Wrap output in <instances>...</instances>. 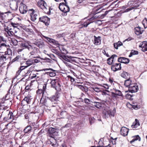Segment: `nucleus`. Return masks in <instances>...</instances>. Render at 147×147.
I'll return each mask as SVG.
<instances>
[{
	"label": "nucleus",
	"mask_w": 147,
	"mask_h": 147,
	"mask_svg": "<svg viewBox=\"0 0 147 147\" xmlns=\"http://www.w3.org/2000/svg\"><path fill=\"white\" fill-rule=\"evenodd\" d=\"M38 5L41 9H42L45 12L48 14H50V7L47 6L46 3L44 0H40L38 2Z\"/></svg>",
	"instance_id": "f257e3e1"
},
{
	"label": "nucleus",
	"mask_w": 147,
	"mask_h": 147,
	"mask_svg": "<svg viewBox=\"0 0 147 147\" xmlns=\"http://www.w3.org/2000/svg\"><path fill=\"white\" fill-rule=\"evenodd\" d=\"M51 86L58 92L61 90V82L57 80H53L51 82Z\"/></svg>",
	"instance_id": "f03ea898"
},
{
	"label": "nucleus",
	"mask_w": 147,
	"mask_h": 147,
	"mask_svg": "<svg viewBox=\"0 0 147 147\" xmlns=\"http://www.w3.org/2000/svg\"><path fill=\"white\" fill-rule=\"evenodd\" d=\"M7 114V116L4 117L3 118L4 121H7V120L11 119V121H12L13 119V113L8 110H7L5 111H3L1 115V117L4 114Z\"/></svg>",
	"instance_id": "7ed1b4c3"
},
{
	"label": "nucleus",
	"mask_w": 147,
	"mask_h": 147,
	"mask_svg": "<svg viewBox=\"0 0 147 147\" xmlns=\"http://www.w3.org/2000/svg\"><path fill=\"white\" fill-rule=\"evenodd\" d=\"M59 58L63 61L64 63V61L72 63L74 61L72 59V57L71 56L69 57L67 55H63L60 54L59 56Z\"/></svg>",
	"instance_id": "20e7f679"
},
{
	"label": "nucleus",
	"mask_w": 147,
	"mask_h": 147,
	"mask_svg": "<svg viewBox=\"0 0 147 147\" xmlns=\"http://www.w3.org/2000/svg\"><path fill=\"white\" fill-rule=\"evenodd\" d=\"M138 86L136 83H132L130 85V87H129V90L130 92L132 93L137 92L138 90Z\"/></svg>",
	"instance_id": "39448f33"
},
{
	"label": "nucleus",
	"mask_w": 147,
	"mask_h": 147,
	"mask_svg": "<svg viewBox=\"0 0 147 147\" xmlns=\"http://www.w3.org/2000/svg\"><path fill=\"white\" fill-rule=\"evenodd\" d=\"M111 70L114 72L120 70L121 69V64L120 63H114L111 65Z\"/></svg>",
	"instance_id": "423d86ee"
},
{
	"label": "nucleus",
	"mask_w": 147,
	"mask_h": 147,
	"mask_svg": "<svg viewBox=\"0 0 147 147\" xmlns=\"http://www.w3.org/2000/svg\"><path fill=\"white\" fill-rule=\"evenodd\" d=\"M39 21L43 23L46 25H48L50 22V19L46 16H44L39 18Z\"/></svg>",
	"instance_id": "0eeeda50"
},
{
	"label": "nucleus",
	"mask_w": 147,
	"mask_h": 147,
	"mask_svg": "<svg viewBox=\"0 0 147 147\" xmlns=\"http://www.w3.org/2000/svg\"><path fill=\"white\" fill-rule=\"evenodd\" d=\"M29 12L31 16V20L33 22L35 21L37 19V12L34 11L33 9L29 10Z\"/></svg>",
	"instance_id": "6e6552de"
},
{
	"label": "nucleus",
	"mask_w": 147,
	"mask_h": 147,
	"mask_svg": "<svg viewBox=\"0 0 147 147\" xmlns=\"http://www.w3.org/2000/svg\"><path fill=\"white\" fill-rule=\"evenodd\" d=\"M13 28H11V26L9 25L6 28H4V31L6 33L5 34H7L9 36H11L14 34L13 31H12Z\"/></svg>",
	"instance_id": "1a4fd4ad"
},
{
	"label": "nucleus",
	"mask_w": 147,
	"mask_h": 147,
	"mask_svg": "<svg viewBox=\"0 0 147 147\" xmlns=\"http://www.w3.org/2000/svg\"><path fill=\"white\" fill-rule=\"evenodd\" d=\"M19 10L20 13L22 14L26 13L28 10L27 7L22 3L20 4Z\"/></svg>",
	"instance_id": "9d476101"
},
{
	"label": "nucleus",
	"mask_w": 147,
	"mask_h": 147,
	"mask_svg": "<svg viewBox=\"0 0 147 147\" xmlns=\"http://www.w3.org/2000/svg\"><path fill=\"white\" fill-rule=\"evenodd\" d=\"M40 104L43 105H45L47 107L53 106L51 103H49V102L47 101V100L44 98H43L42 97L40 98Z\"/></svg>",
	"instance_id": "9b49d317"
},
{
	"label": "nucleus",
	"mask_w": 147,
	"mask_h": 147,
	"mask_svg": "<svg viewBox=\"0 0 147 147\" xmlns=\"http://www.w3.org/2000/svg\"><path fill=\"white\" fill-rule=\"evenodd\" d=\"M117 56L115 54L112 55L111 56L108 58L107 60V63L109 65H112L115 62V58L117 57Z\"/></svg>",
	"instance_id": "f8f14e48"
},
{
	"label": "nucleus",
	"mask_w": 147,
	"mask_h": 147,
	"mask_svg": "<svg viewBox=\"0 0 147 147\" xmlns=\"http://www.w3.org/2000/svg\"><path fill=\"white\" fill-rule=\"evenodd\" d=\"M49 99L50 100V101L49 102V103H51L52 105H53V106H52L51 107H55L57 105L56 102H57L58 100L57 99V98H56L55 95L51 96L49 98Z\"/></svg>",
	"instance_id": "ddd939ff"
},
{
	"label": "nucleus",
	"mask_w": 147,
	"mask_h": 147,
	"mask_svg": "<svg viewBox=\"0 0 147 147\" xmlns=\"http://www.w3.org/2000/svg\"><path fill=\"white\" fill-rule=\"evenodd\" d=\"M114 92H112V95L113 97L117 98V96L123 97V95L121 91L119 90L114 89Z\"/></svg>",
	"instance_id": "4468645a"
},
{
	"label": "nucleus",
	"mask_w": 147,
	"mask_h": 147,
	"mask_svg": "<svg viewBox=\"0 0 147 147\" xmlns=\"http://www.w3.org/2000/svg\"><path fill=\"white\" fill-rule=\"evenodd\" d=\"M38 49L35 47H32L31 45H29L28 50L30 51V56L34 55L37 53Z\"/></svg>",
	"instance_id": "2eb2a0df"
},
{
	"label": "nucleus",
	"mask_w": 147,
	"mask_h": 147,
	"mask_svg": "<svg viewBox=\"0 0 147 147\" xmlns=\"http://www.w3.org/2000/svg\"><path fill=\"white\" fill-rule=\"evenodd\" d=\"M36 92V98L37 100H38L41 98V97H42L44 92L42 89H38L37 90Z\"/></svg>",
	"instance_id": "dca6fc26"
},
{
	"label": "nucleus",
	"mask_w": 147,
	"mask_h": 147,
	"mask_svg": "<svg viewBox=\"0 0 147 147\" xmlns=\"http://www.w3.org/2000/svg\"><path fill=\"white\" fill-rule=\"evenodd\" d=\"M9 47V45L7 42L2 43L0 45V51H5Z\"/></svg>",
	"instance_id": "f3484780"
},
{
	"label": "nucleus",
	"mask_w": 147,
	"mask_h": 147,
	"mask_svg": "<svg viewBox=\"0 0 147 147\" xmlns=\"http://www.w3.org/2000/svg\"><path fill=\"white\" fill-rule=\"evenodd\" d=\"M50 144L53 147H57L58 144L57 143V140L53 137H51L49 139Z\"/></svg>",
	"instance_id": "a211bd4d"
},
{
	"label": "nucleus",
	"mask_w": 147,
	"mask_h": 147,
	"mask_svg": "<svg viewBox=\"0 0 147 147\" xmlns=\"http://www.w3.org/2000/svg\"><path fill=\"white\" fill-rule=\"evenodd\" d=\"M118 61L119 63H123L125 64L128 63L129 62L128 59L124 57H119L118 59Z\"/></svg>",
	"instance_id": "6ab92c4d"
},
{
	"label": "nucleus",
	"mask_w": 147,
	"mask_h": 147,
	"mask_svg": "<svg viewBox=\"0 0 147 147\" xmlns=\"http://www.w3.org/2000/svg\"><path fill=\"white\" fill-rule=\"evenodd\" d=\"M129 131V129L127 128L124 127H122L120 130L121 134L125 136L127 135Z\"/></svg>",
	"instance_id": "aec40b11"
},
{
	"label": "nucleus",
	"mask_w": 147,
	"mask_h": 147,
	"mask_svg": "<svg viewBox=\"0 0 147 147\" xmlns=\"http://www.w3.org/2000/svg\"><path fill=\"white\" fill-rule=\"evenodd\" d=\"M114 114L110 111H105L103 114V117L104 118H108L109 117H111L114 116Z\"/></svg>",
	"instance_id": "412c9836"
},
{
	"label": "nucleus",
	"mask_w": 147,
	"mask_h": 147,
	"mask_svg": "<svg viewBox=\"0 0 147 147\" xmlns=\"http://www.w3.org/2000/svg\"><path fill=\"white\" fill-rule=\"evenodd\" d=\"M11 8L13 10H16L18 8V4L17 2L15 1L11 2L10 5Z\"/></svg>",
	"instance_id": "4be33fe9"
},
{
	"label": "nucleus",
	"mask_w": 147,
	"mask_h": 147,
	"mask_svg": "<svg viewBox=\"0 0 147 147\" xmlns=\"http://www.w3.org/2000/svg\"><path fill=\"white\" fill-rule=\"evenodd\" d=\"M32 131V127L28 125L24 128L23 131L25 134H28Z\"/></svg>",
	"instance_id": "5701e85b"
},
{
	"label": "nucleus",
	"mask_w": 147,
	"mask_h": 147,
	"mask_svg": "<svg viewBox=\"0 0 147 147\" xmlns=\"http://www.w3.org/2000/svg\"><path fill=\"white\" fill-rule=\"evenodd\" d=\"M139 47L142 48V51H147V42L146 41H143Z\"/></svg>",
	"instance_id": "b1692460"
},
{
	"label": "nucleus",
	"mask_w": 147,
	"mask_h": 147,
	"mask_svg": "<svg viewBox=\"0 0 147 147\" xmlns=\"http://www.w3.org/2000/svg\"><path fill=\"white\" fill-rule=\"evenodd\" d=\"M94 44L95 45H100L101 43V37L100 36L96 37L95 36H94Z\"/></svg>",
	"instance_id": "393cba45"
},
{
	"label": "nucleus",
	"mask_w": 147,
	"mask_h": 147,
	"mask_svg": "<svg viewBox=\"0 0 147 147\" xmlns=\"http://www.w3.org/2000/svg\"><path fill=\"white\" fill-rule=\"evenodd\" d=\"M47 70L49 71V72H48V73H49V75L50 76L52 77H54V76H56V74L55 73L52 72V71H53V69L51 68L44 69H43L42 70H40V71H47Z\"/></svg>",
	"instance_id": "a878e982"
},
{
	"label": "nucleus",
	"mask_w": 147,
	"mask_h": 147,
	"mask_svg": "<svg viewBox=\"0 0 147 147\" xmlns=\"http://www.w3.org/2000/svg\"><path fill=\"white\" fill-rule=\"evenodd\" d=\"M135 33L137 35L141 34L143 32V30H141V28L140 27H137L135 28Z\"/></svg>",
	"instance_id": "bb28decb"
},
{
	"label": "nucleus",
	"mask_w": 147,
	"mask_h": 147,
	"mask_svg": "<svg viewBox=\"0 0 147 147\" xmlns=\"http://www.w3.org/2000/svg\"><path fill=\"white\" fill-rule=\"evenodd\" d=\"M43 37L47 39L49 42L53 43L54 45H57L58 44V42L52 38H51L44 36H43Z\"/></svg>",
	"instance_id": "cd10ccee"
},
{
	"label": "nucleus",
	"mask_w": 147,
	"mask_h": 147,
	"mask_svg": "<svg viewBox=\"0 0 147 147\" xmlns=\"http://www.w3.org/2000/svg\"><path fill=\"white\" fill-rule=\"evenodd\" d=\"M26 68V67L23 66H21L19 68V69L16 73V77H17L19 75H20L21 73L23 71V70Z\"/></svg>",
	"instance_id": "c85d7f7f"
},
{
	"label": "nucleus",
	"mask_w": 147,
	"mask_h": 147,
	"mask_svg": "<svg viewBox=\"0 0 147 147\" xmlns=\"http://www.w3.org/2000/svg\"><path fill=\"white\" fill-rule=\"evenodd\" d=\"M133 83L132 81L129 79H128L127 80L125 81L124 85L125 87H128L129 88V87H130V85H131Z\"/></svg>",
	"instance_id": "c756f323"
},
{
	"label": "nucleus",
	"mask_w": 147,
	"mask_h": 147,
	"mask_svg": "<svg viewBox=\"0 0 147 147\" xmlns=\"http://www.w3.org/2000/svg\"><path fill=\"white\" fill-rule=\"evenodd\" d=\"M121 76L124 78L127 79L130 78V75L127 72L123 71L121 74Z\"/></svg>",
	"instance_id": "7c9ffc66"
},
{
	"label": "nucleus",
	"mask_w": 147,
	"mask_h": 147,
	"mask_svg": "<svg viewBox=\"0 0 147 147\" xmlns=\"http://www.w3.org/2000/svg\"><path fill=\"white\" fill-rule=\"evenodd\" d=\"M56 129L54 128L51 127L49 128V131L50 134H51V135L52 134L53 136L56 135L58 134L57 132L56 131Z\"/></svg>",
	"instance_id": "2f4dec72"
},
{
	"label": "nucleus",
	"mask_w": 147,
	"mask_h": 147,
	"mask_svg": "<svg viewBox=\"0 0 147 147\" xmlns=\"http://www.w3.org/2000/svg\"><path fill=\"white\" fill-rule=\"evenodd\" d=\"M34 44L40 48H42L43 46L44 42L41 40L36 41Z\"/></svg>",
	"instance_id": "473e14b6"
},
{
	"label": "nucleus",
	"mask_w": 147,
	"mask_h": 147,
	"mask_svg": "<svg viewBox=\"0 0 147 147\" xmlns=\"http://www.w3.org/2000/svg\"><path fill=\"white\" fill-rule=\"evenodd\" d=\"M140 123L139 121L137 119H135V121L131 125L132 128H136L140 125Z\"/></svg>",
	"instance_id": "72a5a7b5"
},
{
	"label": "nucleus",
	"mask_w": 147,
	"mask_h": 147,
	"mask_svg": "<svg viewBox=\"0 0 147 147\" xmlns=\"http://www.w3.org/2000/svg\"><path fill=\"white\" fill-rule=\"evenodd\" d=\"M32 98L31 96H28L25 97L22 101V102L24 101H26L27 104H30Z\"/></svg>",
	"instance_id": "f704fd0d"
},
{
	"label": "nucleus",
	"mask_w": 147,
	"mask_h": 147,
	"mask_svg": "<svg viewBox=\"0 0 147 147\" xmlns=\"http://www.w3.org/2000/svg\"><path fill=\"white\" fill-rule=\"evenodd\" d=\"M133 139L130 141V143H132L135 141L138 140L140 141L141 140V138L138 135L132 137Z\"/></svg>",
	"instance_id": "c9c22d12"
},
{
	"label": "nucleus",
	"mask_w": 147,
	"mask_h": 147,
	"mask_svg": "<svg viewBox=\"0 0 147 147\" xmlns=\"http://www.w3.org/2000/svg\"><path fill=\"white\" fill-rule=\"evenodd\" d=\"M20 45L21 47L27 48L28 49V48L29 47V46L28 45V43L25 42H21Z\"/></svg>",
	"instance_id": "e433bc0d"
},
{
	"label": "nucleus",
	"mask_w": 147,
	"mask_h": 147,
	"mask_svg": "<svg viewBox=\"0 0 147 147\" xmlns=\"http://www.w3.org/2000/svg\"><path fill=\"white\" fill-rule=\"evenodd\" d=\"M33 62L32 59H29L27 61H26V64L27 65V66H24L26 67V68L28 66L33 64Z\"/></svg>",
	"instance_id": "4c0bfd02"
},
{
	"label": "nucleus",
	"mask_w": 147,
	"mask_h": 147,
	"mask_svg": "<svg viewBox=\"0 0 147 147\" xmlns=\"http://www.w3.org/2000/svg\"><path fill=\"white\" fill-rule=\"evenodd\" d=\"M60 115L61 118H64L67 117V113L65 111H63L60 112Z\"/></svg>",
	"instance_id": "58836bf2"
},
{
	"label": "nucleus",
	"mask_w": 147,
	"mask_h": 147,
	"mask_svg": "<svg viewBox=\"0 0 147 147\" xmlns=\"http://www.w3.org/2000/svg\"><path fill=\"white\" fill-rule=\"evenodd\" d=\"M123 45V43L120 41H119L117 42L114 44V48L116 49H118V47Z\"/></svg>",
	"instance_id": "ea45409f"
},
{
	"label": "nucleus",
	"mask_w": 147,
	"mask_h": 147,
	"mask_svg": "<svg viewBox=\"0 0 147 147\" xmlns=\"http://www.w3.org/2000/svg\"><path fill=\"white\" fill-rule=\"evenodd\" d=\"M6 55L5 53L4 55H2L0 56V62H3L6 60L7 58Z\"/></svg>",
	"instance_id": "a19ab883"
},
{
	"label": "nucleus",
	"mask_w": 147,
	"mask_h": 147,
	"mask_svg": "<svg viewBox=\"0 0 147 147\" xmlns=\"http://www.w3.org/2000/svg\"><path fill=\"white\" fill-rule=\"evenodd\" d=\"M65 4V5L64 6L63 9L62 10V12L64 13H67L69 11V7L67 5V4Z\"/></svg>",
	"instance_id": "79ce46f5"
},
{
	"label": "nucleus",
	"mask_w": 147,
	"mask_h": 147,
	"mask_svg": "<svg viewBox=\"0 0 147 147\" xmlns=\"http://www.w3.org/2000/svg\"><path fill=\"white\" fill-rule=\"evenodd\" d=\"M89 123L90 125L93 124L95 122V119L93 117H90L89 118Z\"/></svg>",
	"instance_id": "37998d69"
},
{
	"label": "nucleus",
	"mask_w": 147,
	"mask_h": 147,
	"mask_svg": "<svg viewBox=\"0 0 147 147\" xmlns=\"http://www.w3.org/2000/svg\"><path fill=\"white\" fill-rule=\"evenodd\" d=\"M138 52L137 51L131 50V53L129 56V57H131L133 55H138Z\"/></svg>",
	"instance_id": "c03bdc74"
},
{
	"label": "nucleus",
	"mask_w": 147,
	"mask_h": 147,
	"mask_svg": "<svg viewBox=\"0 0 147 147\" xmlns=\"http://www.w3.org/2000/svg\"><path fill=\"white\" fill-rule=\"evenodd\" d=\"M65 5V4L63 3H61L59 4V8L60 10L62 11L63 9L64 6Z\"/></svg>",
	"instance_id": "a18cd8bd"
},
{
	"label": "nucleus",
	"mask_w": 147,
	"mask_h": 147,
	"mask_svg": "<svg viewBox=\"0 0 147 147\" xmlns=\"http://www.w3.org/2000/svg\"><path fill=\"white\" fill-rule=\"evenodd\" d=\"M84 102L87 104H89L93 102L90 99L85 98L84 99Z\"/></svg>",
	"instance_id": "49530a36"
},
{
	"label": "nucleus",
	"mask_w": 147,
	"mask_h": 147,
	"mask_svg": "<svg viewBox=\"0 0 147 147\" xmlns=\"http://www.w3.org/2000/svg\"><path fill=\"white\" fill-rule=\"evenodd\" d=\"M7 51H5V55H6L7 54L8 55H11L12 54V52L11 50L9 48H8L7 49Z\"/></svg>",
	"instance_id": "de8ad7c7"
},
{
	"label": "nucleus",
	"mask_w": 147,
	"mask_h": 147,
	"mask_svg": "<svg viewBox=\"0 0 147 147\" xmlns=\"http://www.w3.org/2000/svg\"><path fill=\"white\" fill-rule=\"evenodd\" d=\"M5 17L4 13H1L0 14V22H3V20L5 18Z\"/></svg>",
	"instance_id": "09e8293b"
},
{
	"label": "nucleus",
	"mask_w": 147,
	"mask_h": 147,
	"mask_svg": "<svg viewBox=\"0 0 147 147\" xmlns=\"http://www.w3.org/2000/svg\"><path fill=\"white\" fill-rule=\"evenodd\" d=\"M90 24L89 21H87L84 22L83 24H82V27H87L88 25Z\"/></svg>",
	"instance_id": "8fccbe9b"
},
{
	"label": "nucleus",
	"mask_w": 147,
	"mask_h": 147,
	"mask_svg": "<svg viewBox=\"0 0 147 147\" xmlns=\"http://www.w3.org/2000/svg\"><path fill=\"white\" fill-rule=\"evenodd\" d=\"M11 26V28H13V29L14 28H16L18 25V24H16L15 23H13V22H11L10 25Z\"/></svg>",
	"instance_id": "3c124183"
},
{
	"label": "nucleus",
	"mask_w": 147,
	"mask_h": 147,
	"mask_svg": "<svg viewBox=\"0 0 147 147\" xmlns=\"http://www.w3.org/2000/svg\"><path fill=\"white\" fill-rule=\"evenodd\" d=\"M69 62H67L66 61H64V63L66 65V66L68 67L71 68H73V66L71 64V63H69Z\"/></svg>",
	"instance_id": "603ef678"
},
{
	"label": "nucleus",
	"mask_w": 147,
	"mask_h": 147,
	"mask_svg": "<svg viewBox=\"0 0 147 147\" xmlns=\"http://www.w3.org/2000/svg\"><path fill=\"white\" fill-rule=\"evenodd\" d=\"M11 42L13 45L16 46L18 44V41L16 39L12 38L11 40Z\"/></svg>",
	"instance_id": "864d4df0"
},
{
	"label": "nucleus",
	"mask_w": 147,
	"mask_h": 147,
	"mask_svg": "<svg viewBox=\"0 0 147 147\" xmlns=\"http://www.w3.org/2000/svg\"><path fill=\"white\" fill-rule=\"evenodd\" d=\"M26 31L29 34H33L34 33V31L31 29L27 28L26 29Z\"/></svg>",
	"instance_id": "5fc2aeb1"
},
{
	"label": "nucleus",
	"mask_w": 147,
	"mask_h": 147,
	"mask_svg": "<svg viewBox=\"0 0 147 147\" xmlns=\"http://www.w3.org/2000/svg\"><path fill=\"white\" fill-rule=\"evenodd\" d=\"M68 78L70 79V81L71 82H74L75 81V79L72 78L71 76H67Z\"/></svg>",
	"instance_id": "6e6d98bb"
},
{
	"label": "nucleus",
	"mask_w": 147,
	"mask_h": 147,
	"mask_svg": "<svg viewBox=\"0 0 147 147\" xmlns=\"http://www.w3.org/2000/svg\"><path fill=\"white\" fill-rule=\"evenodd\" d=\"M7 42L6 39L3 36H0V42Z\"/></svg>",
	"instance_id": "4d7b16f0"
},
{
	"label": "nucleus",
	"mask_w": 147,
	"mask_h": 147,
	"mask_svg": "<svg viewBox=\"0 0 147 147\" xmlns=\"http://www.w3.org/2000/svg\"><path fill=\"white\" fill-rule=\"evenodd\" d=\"M55 95L56 98H57V99L58 100V99L59 98L60 96V94L57 91L56 92Z\"/></svg>",
	"instance_id": "13d9d810"
},
{
	"label": "nucleus",
	"mask_w": 147,
	"mask_h": 147,
	"mask_svg": "<svg viewBox=\"0 0 147 147\" xmlns=\"http://www.w3.org/2000/svg\"><path fill=\"white\" fill-rule=\"evenodd\" d=\"M17 90V89L16 88H14L12 90V94L14 93V94H17L18 93Z\"/></svg>",
	"instance_id": "bf43d9fd"
},
{
	"label": "nucleus",
	"mask_w": 147,
	"mask_h": 147,
	"mask_svg": "<svg viewBox=\"0 0 147 147\" xmlns=\"http://www.w3.org/2000/svg\"><path fill=\"white\" fill-rule=\"evenodd\" d=\"M117 138H115L114 139H113L112 137H111V139L112 140L111 141L112 142V143L113 144H116V140Z\"/></svg>",
	"instance_id": "052dcab7"
},
{
	"label": "nucleus",
	"mask_w": 147,
	"mask_h": 147,
	"mask_svg": "<svg viewBox=\"0 0 147 147\" xmlns=\"http://www.w3.org/2000/svg\"><path fill=\"white\" fill-rule=\"evenodd\" d=\"M32 74V72H31V74L30 75V77L31 78V79H33L35 77H36V74H38V73H37L36 74Z\"/></svg>",
	"instance_id": "680f3d73"
},
{
	"label": "nucleus",
	"mask_w": 147,
	"mask_h": 147,
	"mask_svg": "<svg viewBox=\"0 0 147 147\" xmlns=\"http://www.w3.org/2000/svg\"><path fill=\"white\" fill-rule=\"evenodd\" d=\"M93 89L96 92H99L100 91V88L98 87H95L93 88Z\"/></svg>",
	"instance_id": "e2e57ef3"
},
{
	"label": "nucleus",
	"mask_w": 147,
	"mask_h": 147,
	"mask_svg": "<svg viewBox=\"0 0 147 147\" xmlns=\"http://www.w3.org/2000/svg\"><path fill=\"white\" fill-rule=\"evenodd\" d=\"M102 53L105 55H106L107 57H110L109 55L108 54V53H107L105 50H103L102 51Z\"/></svg>",
	"instance_id": "0e129e2a"
},
{
	"label": "nucleus",
	"mask_w": 147,
	"mask_h": 147,
	"mask_svg": "<svg viewBox=\"0 0 147 147\" xmlns=\"http://www.w3.org/2000/svg\"><path fill=\"white\" fill-rule=\"evenodd\" d=\"M64 35V34L63 33L61 34H57L56 35V36L57 38H60L62 37H63Z\"/></svg>",
	"instance_id": "69168bd1"
},
{
	"label": "nucleus",
	"mask_w": 147,
	"mask_h": 147,
	"mask_svg": "<svg viewBox=\"0 0 147 147\" xmlns=\"http://www.w3.org/2000/svg\"><path fill=\"white\" fill-rule=\"evenodd\" d=\"M82 90L85 92H87L88 91V88L86 86L84 87L83 88Z\"/></svg>",
	"instance_id": "338daca9"
},
{
	"label": "nucleus",
	"mask_w": 147,
	"mask_h": 147,
	"mask_svg": "<svg viewBox=\"0 0 147 147\" xmlns=\"http://www.w3.org/2000/svg\"><path fill=\"white\" fill-rule=\"evenodd\" d=\"M61 52L63 54H66L67 53V50L64 48H62Z\"/></svg>",
	"instance_id": "774afa93"
}]
</instances>
